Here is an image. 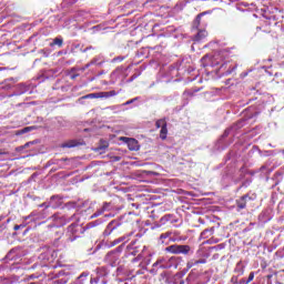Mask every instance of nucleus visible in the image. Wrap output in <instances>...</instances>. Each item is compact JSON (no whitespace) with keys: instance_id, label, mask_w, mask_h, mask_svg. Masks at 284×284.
<instances>
[{"instance_id":"obj_1","label":"nucleus","mask_w":284,"mask_h":284,"mask_svg":"<svg viewBox=\"0 0 284 284\" xmlns=\"http://www.w3.org/2000/svg\"><path fill=\"white\" fill-rule=\"evenodd\" d=\"M131 234L121 236L119 239H115L113 242H111L110 247H114V245H119V243H122L116 248L108 252L103 258V262L106 265H110L111 267H116L119 263H121V254L123 253V250L125 248V243L130 241Z\"/></svg>"},{"instance_id":"obj_2","label":"nucleus","mask_w":284,"mask_h":284,"mask_svg":"<svg viewBox=\"0 0 284 284\" xmlns=\"http://www.w3.org/2000/svg\"><path fill=\"white\" fill-rule=\"evenodd\" d=\"M250 119H252V115H250L248 118H242L237 120L232 126L227 128L224 131V133L219 139L217 143L222 145V148H227V145H232V143H234V138L236 136V132L245 128Z\"/></svg>"},{"instance_id":"obj_3","label":"nucleus","mask_w":284,"mask_h":284,"mask_svg":"<svg viewBox=\"0 0 284 284\" xmlns=\"http://www.w3.org/2000/svg\"><path fill=\"white\" fill-rule=\"evenodd\" d=\"M179 263H181V257L176 256H160L158 257L156 262L153 263L152 268H151V274H156L159 270H170L174 267H179Z\"/></svg>"},{"instance_id":"obj_4","label":"nucleus","mask_w":284,"mask_h":284,"mask_svg":"<svg viewBox=\"0 0 284 284\" xmlns=\"http://www.w3.org/2000/svg\"><path fill=\"white\" fill-rule=\"evenodd\" d=\"M234 272L236 275H233L231 278V283L233 284H247L254 281V272H251L248 277H243V273L245 272V265H243V261L237 262Z\"/></svg>"},{"instance_id":"obj_5","label":"nucleus","mask_w":284,"mask_h":284,"mask_svg":"<svg viewBox=\"0 0 284 284\" xmlns=\"http://www.w3.org/2000/svg\"><path fill=\"white\" fill-rule=\"evenodd\" d=\"M145 250H148V247L139 240L131 241V243L126 246V252L129 254H132V256L138 255L135 258H133V263H136V261H141V258H143L145 255ZM139 252L141 253L139 254Z\"/></svg>"},{"instance_id":"obj_6","label":"nucleus","mask_w":284,"mask_h":284,"mask_svg":"<svg viewBox=\"0 0 284 284\" xmlns=\"http://www.w3.org/2000/svg\"><path fill=\"white\" fill-rule=\"evenodd\" d=\"M49 221L52 223L49 225V227H63V225H68L70 221H79V217H77L75 213L72 216L54 213L51 217H49Z\"/></svg>"},{"instance_id":"obj_7","label":"nucleus","mask_w":284,"mask_h":284,"mask_svg":"<svg viewBox=\"0 0 284 284\" xmlns=\"http://www.w3.org/2000/svg\"><path fill=\"white\" fill-rule=\"evenodd\" d=\"M84 232L85 229L81 224H79L78 222H73L67 229V241H69V243H72L77 241V239H80L81 234H83Z\"/></svg>"},{"instance_id":"obj_8","label":"nucleus","mask_w":284,"mask_h":284,"mask_svg":"<svg viewBox=\"0 0 284 284\" xmlns=\"http://www.w3.org/2000/svg\"><path fill=\"white\" fill-rule=\"evenodd\" d=\"M210 255L206 253H203V251L197 250L194 257L190 258L186 262V270H192V267H199V265H205L207 263V258Z\"/></svg>"},{"instance_id":"obj_9","label":"nucleus","mask_w":284,"mask_h":284,"mask_svg":"<svg viewBox=\"0 0 284 284\" xmlns=\"http://www.w3.org/2000/svg\"><path fill=\"white\" fill-rule=\"evenodd\" d=\"M165 252L170 254H183L184 256H190L193 254L192 246L187 244H173L165 248Z\"/></svg>"},{"instance_id":"obj_10","label":"nucleus","mask_w":284,"mask_h":284,"mask_svg":"<svg viewBox=\"0 0 284 284\" xmlns=\"http://www.w3.org/2000/svg\"><path fill=\"white\" fill-rule=\"evenodd\" d=\"M121 225H123V221H121V219H115L109 222L104 231L102 232L103 239H109V236H112V234H116Z\"/></svg>"},{"instance_id":"obj_11","label":"nucleus","mask_w":284,"mask_h":284,"mask_svg":"<svg viewBox=\"0 0 284 284\" xmlns=\"http://www.w3.org/2000/svg\"><path fill=\"white\" fill-rule=\"evenodd\" d=\"M90 283L91 284H108V267L101 266L97 268V274L95 276L90 277Z\"/></svg>"},{"instance_id":"obj_12","label":"nucleus","mask_w":284,"mask_h":284,"mask_svg":"<svg viewBox=\"0 0 284 284\" xmlns=\"http://www.w3.org/2000/svg\"><path fill=\"white\" fill-rule=\"evenodd\" d=\"M237 64L236 62L233 61H223L220 64L219 68V72L223 75V77H227L229 74H232V72H234V70H236Z\"/></svg>"},{"instance_id":"obj_13","label":"nucleus","mask_w":284,"mask_h":284,"mask_svg":"<svg viewBox=\"0 0 284 284\" xmlns=\"http://www.w3.org/2000/svg\"><path fill=\"white\" fill-rule=\"evenodd\" d=\"M120 92H121V89L119 91L111 90V91L90 93L87 95V99H110V97H116V94H119Z\"/></svg>"},{"instance_id":"obj_14","label":"nucleus","mask_w":284,"mask_h":284,"mask_svg":"<svg viewBox=\"0 0 284 284\" xmlns=\"http://www.w3.org/2000/svg\"><path fill=\"white\" fill-rule=\"evenodd\" d=\"M255 193H246L245 195L241 196L239 200H236L237 210H245V207H247V201H255Z\"/></svg>"},{"instance_id":"obj_15","label":"nucleus","mask_w":284,"mask_h":284,"mask_svg":"<svg viewBox=\"0 0 284 284\" xmlns=\"http://www.w3.org/2000/svg\"><path fill=\"white\" fill-rule=\"evenodd\" d=\"M32 94V84L30 83H19L16 85L14 94L16 97H21V94Z\"/></svg>"},{"instance_id":"obj_16","label":"nucleus","mask_w":284,"mask_h":284,"mask_svg":"<svg viewBox=\"0 0 284 284\" xmlns=\"http://www.w3.org/2000/svg\"><path fill=\"white\" fill-rule=\"evenodd\" d=\"M192 32H195V34L192 36V41L199 42L207 39V30H205V28L192 29Z\"/></svg>"},{"instance_id":"obj_17","label":"nucleus","mask_w":284,"mask_h":284,"mask_svg":"<svg viewBox=\"0 0 284 284\" xmlns=\"http://www.w3.org/2000/svg\"><path fill=\"white\" fill-rule=\"evenodd\" d=\"M20 252V247L11 248L4 257V263H10V261H18V258L21 256Z\"/></svg>"},{"instance_id":"obj_18","label":"nucleus","mask_w":284,"mask_h":284,"mask_svg":"<svg viewBox=\"0 0 284 284\" xmlns=\"http://www.w3.org/2000/svg\"><path fill=\"white\" fill-rule=\"evenodd\" d=\"M120 141H123V143H126L129 150H131V151L139 150V141H136V139H134V138L122 136V138H120Z\"/></svg>"},{"instance_id":"obj_19","label":"nucleus","mask_w":284,"mask_h":284,"mask_svg":"<svg viewBox=\"0 0 284 284\" xmlns=\"http://www.w3.org/2000/svg\"><path fill=\"white\" fill-rule=\"evenodd\" d=\"M50 205L53 210H59L63 205V195H52L50 197Z\"/></svg>"},{"instance_id":"obj_20","label":"nucleus","mask_w":284,"mask_h":284,"mask_svg":"<svg viewBox=\"0 0 284 284\" xmlns=\"http://www.w3.org/2000/svg\"><path fill=\"white\" fill-rule=\"evenodd\" d=\"M205 14H212V11H204V12L199 13L196 16V18L193 20L192 30L203 29V27H201V19H203V17H205Z\"/></svg>"},{"instance_id":"obj_21","label":"nucleus","mask_w":284,"mask_h":284,"mask_svg":"<svg viewBox=\"0 0 284 284\" xmlns=\"http://www.w3.org/2000/svg\"><path fill=\"white\" fill-rule=\"evenodd\" d=\"M260 223H268V221H272V210L265 209L262 211L258 215Z\"/></svg>"},{"instance_id":"obj_22","label":"nucleus","mask_w":284,"mask_h":284,"mask_svg":"<svg viewBox=\"0 0 284 284\" xmlns=\"http://www.w3.org/2000/svg\"><path fill=\"white\" fill-rule=\"evenodd\" d=\"M169 236L171 243H179L181 241H185V237L181 235V232L179 231H169Z\"/></svg>"},{"instance_id":"obj_23","label":"nucleus","mask_w":284,"mask_h":284,"mask_svg":"<svg viewBox=\"0 0 284 284\" xmlns=\"http://www.w3.org/2000/svg\"><path fill=\"white\" fill-rule=\"evenodd\" d=\"M165 223H171V225H173V223H179V220H176L174 214H165L160 219V224L165 225Z\"/></svg>"},{"instance_id":"obj_24","label":"nucleus","mask_w":284,"mask_h":284,"mask_svg":"<svg viewBox=\"0 0 284 284\" xmlns=\"http://www.w3.org/2000/svg\"><path fill=\"white\" fill-rule=\"evenodd\" d=\"M32 216H34L37 222H39V221H43V219L48 216V213L45 212V210H42V211L34 210L30 213L29 219H32Z\"/></svg>"},{"instance_id":"obj_25","label":"nucleus","mask_w":284,"mask_h":284,"mask_svg":"<svg viewBox=\"0 0 284 284\" xmlns=\"http://www.w3.org/2000/svg\"><path fill=\"white\" fill-rule=\"evenodd\" d=\"M158 243L160 245H170L172 243V240H170V231L160 234Z\"/></svg>"},{"instance_id":"obj_26","label":"nucleus","mask_w":284,"mask_h":284,"mask_svg":"<svg viewBox=\"0 0 284 284\" xmlns=\"http://www.w3.org/2000/svg\"><path fill=\"white\" fill-rule=\"evenodd\" d=\"M261 30L262 32L270 33L272 32V29L270 28V21H263L261 26L256 27V31L258 32Z\"/></svg>"},{"instance_id":"obj_27","label":"nucleus","mask_w":284,"mask_h":284,"mask_svg":"<svg viewBox=\"0 0 284 284\" xmlns=\"http://www.w3.org/2000/svg\"><path fill=\"white\" fill-rule=\"evenodd\" d=\"M141 261L144 265H150V263H152V253L148 252V248L144 250V255Z\"/></svg>"},{"instance_id":"obj_28","label":"nucleus","mask_w":284,"mask_h":284,"mask_svg":"<svg viewBox=\"0 0 284 284\" xmlns=\"http://www.w3.org/2000/svg\"><path fill=\"white\" fill-rule=\"evenodd\" d=\"M201 65L202 68H210V65H213V62H212V58H210V55H204L202 59H201Z\"/></svg>"},{"instance_id":"obj_29","label":"nucleus","mask_w":284,"mask_h":284,"mask_svg":"<svg viewBox=\"0 0 284 284\" xmlns=\"http://www.w3.org/2000/svg\"><path fill=\"white\" fill-rule=\"evenodd\" d=\"M58 161H61L58 164V169L59 170H65V168H68V165H70L71 160L68 159V158H62V159H58Z\"/></svg>"},{"instance_id":"obj_30","label":"nucleus","mask_w":284,"mask_h":284,"mask_svg":"<svg viewBox=\"0 0 284 284\" xmlns=\"http://www.w3.org/2000/svg\"><path fill=\"white\" fill-rule=\"evenodd\" d=\"M77 145H79V142H77V140H69L67 142H63L62 144H60V148H77Z\"/></svg>"},{"instance_id":"obj_31","label":"nucleus","mask_w":284,"mask_h":284,"mask_svg":"<svg viewBox=\"0 0 284 284\" xmlns=\"http://www.w3.org/2000/svg\"><path fill=\"white\" fill-rule=\"evenodd\" d=\"M212 234H214V227L205 229L201 233L200 239H210V236H212Z\"/></svg>"},{"instance_id":"obj_32","label":"nucleus","mask_w":284,"mask_h":284,"mask_svg":"<svg viewBox=\"0 0 284 284\" xmlns=\"http://www.w3.org/2000/svg\"><path fill=\"white\" fill-rule=\"evenodd\" d=\"M88 276H90V273L83 272L77 280V284H85L88 283Z\"/></svg>"},{"instance_id":"obj_33","label":"nucleus","mask_w":284,"mask_h":284,"mask_svg":"<svg viewBox=\"0 0 284 284\" xmlns=\"http://www.w3.org/2000/svg\"><path fill=\"white\" fill-rule=\"evenodd\" d=\"M166 125H168V120H165V118H162L155 121L156 130L165 128Z\"/></svg>"},{"instance_id":"obj_34","label":"nucleus","mask_w":284,"mask_h":284,"mask_svg":"<svg viewBox=\"0 0 284 284\" xmlns=\"http://www.w3.org/2000/svg\"><path fill=\"white\" fill-rule=\"evenodd\" d=\"M110 146V143H108V141H100L99 146L97 148L98 152H103V150H108V148Z\"/></svg>"},{"instance_id":"obj_35","label":"nucleus","mask_w":284,"mask_h":284,"mask_svg":"<svg viewBox=\"0 0 284 284\" xmlns=\"http://www.w3.org/2000/svg\"><path fill=\"white\" fill-rule=\"evenodd\" d=\"M29 216L30 214L23 217L22 223L24 224V227H27V225H30V223H38L34 216L32 217H29Z\"/></svg>"},{"instance_id":"obj_36","label":"nucleus","mask_w":284,"mask_h":284,"mask_svg":"<svg viewBox=\"0 0 284 284\" xmlns=\"http://www.w3.org/2000/svg\"><path fill=\"white\" fill-rule=\"evenodd\" d=\"M40 261H43L42 263H40V267H45L48 265V254L47 253H42L39 256Z\"/></svg>"},{"instance_id":"obj_37","label":"nucleus","mask_w":284,"mask_h":284,"mask_svg":"<svg viewBox=\"0 0 284 284\" xmlns=\"http://www.w3.org/2000/svg\"><path fill=\"white\" fill-rule=\"evenodd\" d=\"M160 139L165 141L168 139V124L160 130Z\"/></svg>"},{"instance_id":"obj_38","label":"nucleus","mask_w":284,"mask_h":284,"mask_svg":"<svg viewBox=\"0 0 284 284\" xmlns=\"http://www.w3.org/2000/svg\"><path fill=\"white\" fill-rule=\"evenodd\" d=\"M61 161H67V160L51 159L47 162L45 168H50L51 165H59Z\"/></svg>"},{"instance_id":"obj_39","label":"nucleus","mask_w":284,"mask_h":284,"mask_svg":"<svg viewBox=\"0 0 284 284\" xmlns=\"http://www.w3.org/2000/svg\"><path fill=\"white\" fill-rule=\"evenodd\" d=\"M274 179H275V185H278L281 183V181H283V173L277 171L274 174Z\"/></svg>"},{"instance_id":"obj_40","label":"nucleus","mask_w":284,"mask_h":284,"mask_svg":"<svg viewBox=\"0 0 284 284\" xmlns=\"http://www.w3.org/2000/svg\"><path fill=\"white\" fill-rule=\"evenodd\" d=\"M179 70H181V68H179V63L172 64L170 67L171 74H179Z\"/></svg>"},{"instance_id":"obj_41","label":"nucleus","mask_w":284,"mask_h":284,"mask_svg":"<svg viewBox=\"0 0 284 284\" xmlns=\"http://www.w3.org/2000/svg\"><path fill=\"white\" fill-rule=\"evenodd\" d=\"M53 45H58L59 48H61V47L63 45V38L57 37V38L53 40Z\"/></svg>"},{"instance_id":"obj_42","label":"nucleus","mask_w":284,"mask_h":284,"mask_svg":"<svg viewBox=\"0 0 284 284\" xmlns=\"http://www.w3.org/2000/svg\"><path fill=\"white\" fill-rule=\"evenodd\" d=\"M196 92H199V89H191V90L184 91V94H186V97H194Z\"/></svg>"},{"instance_id":"obj_43","label":"nucleus","mask_w":284,"mask_h":284,"mask_svg":"<svg viewBox=\"0 0 284 284\" xmlns=\"http://www.w3.org/2000/svg\"><path fill=\"white\" fill-rule=\"evenodd\" d=\"M102 209L104 212H110V210H112V203L110 202H104L102 205Z\"/></svg>"},{"instance_id":"obj_44","label":"nucleus","mask_w":284,"mask_h":284,"mask_svg":"<svg viewBox=\"0 0 284 284\" xmlns=\"http://www.w3.org/2000/svg\"><path fill=\"white\" fill-rule=\"evenodd\" d=\"M103 212H105V211H104L103 207L101 206L100 209H98V210L93 213L92 219H97V216H101V214H103Z\"/></svg>"},{"instance_id":"obj_45","label":"nucleus","mask_w":284,"mask_h":284,"mask_svg":"<svg viewBox=\"0 0 284 284\" xmlns=\"http://www.w3.org/2000/svg\"><path fill=\"white\" fill-rule=\"evenodd\" d=\"M39 207H43L44 212L48 210V207H52V204L49 202H43L42 204H39Z\"/></svg>"},{"instance_id":"obj_46","label":"nucleus","mask_w":284,"mask_h":284,"mask_svg":"<svg viewBox=\"0 0 284 284\" xmlns=\"http://www.w3.org/2000/svg\"><path fill=\"white\" fill-rule=\"evenodd\" d=\"M23 227H26V224H23V222H22L21 224L14 225L13 230H14L16 232H18V230H21V229H23Z\"/></svg>"},{"instance_id":"obj_47","label":"nucleus","mask_w":284,"mask_h":284,"mask_svg":"<svg viewBox=\"0 0 284 284\" xmlns=\"http://www.w3.org/2000/svg\"><path fill=\"white\" fill-rule=\"evenodd\" d=\"M134 101H139V98H133L124 103V105H131V103H134Z\"/></svg>"},{"instance_id":"obj_48","label":"nucleus","mask_w":284,"mask_h":284,"mask_svg":"<svg viewBox=\"0 0 284 284\" xmlns=\"http://www.w3.org/2000/svg\"><path fill=\"white\" fill-rule=\"evenodd\" d=\"M146 175L148 176H159V173H156L154 171H146Z\"/></svg>"},{"instance_id":"obj_49","label":"nucleus","mask_w":284,"mask_h":284,"mask_svg":"<svg viewBox=\"0 0 284 284\" xmlns=\"http://www.w3.org/2000/svg\"><path fill=\"white\" fill-rule=\"evenodd\" d=\"M125 59V57H116L113 59V61H123Z\"/></svg>"},{"instance_id":"obj_50","label":"nucleus","mask_w":284,"mask_h":284,"mask_svg":"<svg viewBox=\"0 0 284 284\" xmlns=\"http://www.w3.org/2000/svg\"><path fill=\"white\" fill-rule=\"evenodd\" d=\"M65 283H68V280L61 278L58 281V284H65Z\"/></svg>"},{"instance_id":"obj_51","label":"nucleus","mask_w":284,"mask_h":284,"mask_svg":"<svg viewBox=\"0 0 284 284\" xmlns=\"http://www.w3.org/2000/svg\"><path fill=\"white\" fill-rule=\"evenodd\" d=\"M68 205H71L72 207H77V202H69L68 204H67V206Z\"/></svg>"},{"instance_id":"obj_52","label":"nucleus","mask_w":284,"mask_h":284,"mask_svg":"<svg viewBox=\"0 0 284 284\" xmlns=\"http://www.w3.org/2000/svg\"><path fill=\"white\" fill-rule=\"evenodd\" d=\"M260 170L261 172H265V170H267V166H262Z\"/></svg>"},{"instance_id":"obj_53","label":"nucleus","mask_w":284,"mask_h":284,"mask_svg":"<svg viewBox=\"0 0 284 284\" xmlns=\"http://www.w3.org/2000/svg\"><path fill=\"white\" fill-rule=\"evenodd\" d=\"M23 132H30V128H24Z\"/></svg>"},{"instance_id":"obj_54","label":"nucleus","mask_w":284,"mask_h":284,"mask_svg":"<svg viewBox=\"0 0 284 284\" xmlns=\"http://www.w3.org/2000/svg\"><path fill=\"white\" fill-rule=\"evenodd\" d=\"M3 219H6V215H0V222L3 221Z\"/></svg>"},{"instance_id":"obj_55","label":"nucleus","mask_w":284,"mask_h":284,"mask_svg":"<svg viewBox=\"0 0 284 284\" xmlns=\"http://www.w3.org/2000/svg\"><path fill=\"white\" fill-rule=\"evenodd\" d=\"M88 50H92V47H88L87 49H84V52H88Z\"/></svg>"},{"instance_id":"obj_56","label":"nucleus","mask_w":284,"mask_h":284,"mask_svg":"<svg viewBox=\"0 0 284 284\" xmlns=\"http://www.w3.org/2000/svg\"><path fill=\"white\" fill-rule=\"evenodd\" d=\"M57 170H59V169L52 168V169H51V172H57Z\"/></svg>"},{"instance_id":"obj_57","label":"nucleus","mask_w":284,"mask_h":284,"mask_svg":"<svg viewBox=\"0 0 284 284\" xmlns=\"http://www.w3.org/2000/svg\"><path fill=\"white\" fill-rule=\"evenodd\" d=\"M39 265V263H36L32 265V270H34V267H37Z\"/></svg>"},{"instance_id":"obj_58","label":"nucleus","mask_w":284,"mask_h":284,"mask_svg":"<svg viewBox=\"0 0 284 284\" xmlns=\"http://www.w3.org/2000/svg\"><path fill=\"white\" fill-rule=\"evenodd\" d=\"M51 72H52V74H57V71H54V70H51Z\"/></svg>"},{"instance_id":"obj_59","label":"nucleus","mask_w":284,"mask_h":284,"mask_svg":"<svg viewBox=\"0 0 284 284\" xmlns=\"http://www.w3.org/2000/svg\"><path fill=\"white\" fill-rule=\"evenodd\" d=\"M10 221H11V219L9 217V219L7 220V223H10Z\"/></svg>"},{"instance_id":"obj_60","label":"nucleus","mask_w":284,"mask_h":284,"mask_svg":"<svg viewBox=\"0 0 284 284\" xmlns=\"http://www.w3.org/2000/svg\"><path fill=\"white\" fill-rule=\"evenodd\" d=\"M71 3H77V0H72Z\"/></svg>"},{"instance_id":"obj_61","label":"nucleus","mask_w":284,"mask_h":284,"mask_svg":"<svg viewBox=\"0 0 284 284\" xmlns=\"http://www.w3.org/2000/svg\"><path fill=\"white\" fill-rule=\"evenodd\" d=\"M221 54H222V57H223V55L225 54V51H222Z\"/></svg>"},{"instance_id":"obj_62","label":"nucleus","mask_w":284,"mask_h":284,"mask_svg":"<svg viewBox=\"0 0 284 284\" xmlns=\"http://www.w3.org/2000/svg\"><path fill=\"white\" fill-rule=\"evenodd\" d=\"M180 284H185V282L181 281Z\"/></svg>"},{"instance_id":"obj_63","label":"nucleus","mask_w":284,"mask_h":284,"mask_svg":"<svg viewBox=\"0 0 284 284\" xmlns=\"http://www.w3.org/2000/svg\"><path fill=\"white\" fill-rule=\"evenodd\" d=\"M29 284H37V282H31V283H29Z\"/></svg>"},{"instance_id":"obj_64","label":"nucleus","mask_w":284,"mask_h":284,"mask_svg":"<svg viewBox=\"0 0 284 284\" xmlns=\"http://www.w3.org/2000/svg\"><path fill=\"white\" fill-rule=\"evenodd\" d=\"M30 278H34V275H30Z\"/></svg>"}]
</instances>
